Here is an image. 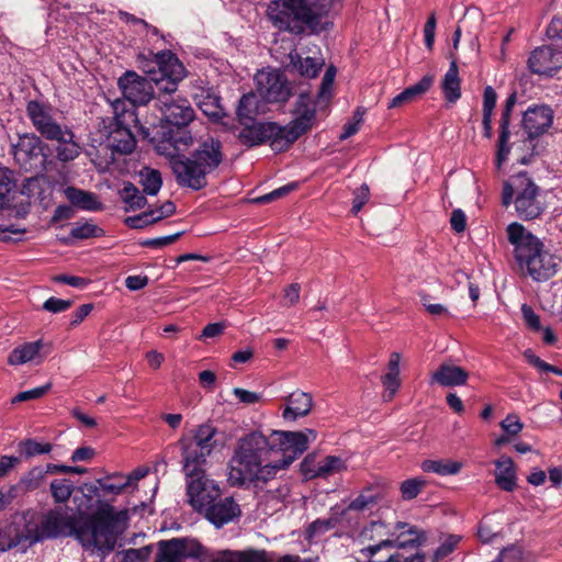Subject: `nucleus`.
Returning <instances> with one entry per match:
<instances>
[{"instance_id":"412c9836","label":"nucleus","mask_w":562,"mask_h":562,"mask_svg":"<svg viewBox=\"0 0 562 562\" xmlns=\"http://www.w3.org/2000/svg\"><path fill=\"white\" fill-rule=\"evenodd\" d=\"M44 144L40 136L35 134H25L19 138L13 146V155L15 160L25 169L33 167V161L43 155Z\"/></svg>"},{"instance_id":"4c0bfd02","label":"nucleus","mask_w":562,"mask_h":562,"mask_svg":"<svg viewBox=\"0 0 562 562\" xmlns=\"http://www.w3.org/2000/svg\"><path fill=\"white\" fill-rule=\"evenodd\" d=\"M48 473L49 472L47 471V468L44 469L41 467H35L20 480L19 485L21 488L26 491L36 490L42 485L46 474Z\"/></svg>"},{"instance_id":"72a5a7b5","label":"nucleus","mask_w":562,"mask_h":562,"mask_svg":"<svg viewBox=\"0 0 562 562\" xmlns=\"http://www.w3.org/2000/svg\"><path fill=\"white\" fill-rule=\"evenodd\" d=\"M210 562H266L258 552L223 550L211 557Z\"/></svg>"},{"instance_id":"8fccbe9b","label":"nucleus","mask_w":562,"mask_h":562,"mask_svg":"<svg viewBox=\"0 0 562 562\" xmlns=\"http://www.w3.org/2000/svg\"><path fill=\"white\" fill-rule=\"evenodd\" d=\"M499 426L504 432L510 437L517 436L524 429V423L516 414H508L501 423Z\"/></svg>"},{"instance_id":"de8ad7c7","label":"nucleus","mask_w":562,"mask_h":562,"mask_svg":"<svg viewBox=\"0 0 562 562\" xmlns=\"http://www.w3.org/2000/svg\"><path fill=\"white\" fill-rule=\"evenodd\" d=\"M380 493L375 490L369 488L361 493L356 499H353V510H372L376 507Z\"/></svg>"},{"instance_id":"09e8293b","label":"nucleus","mask_w":562,"mask_h":562,"mask_svg":"<svg viewBox=\"0 0 562 562\" xmlns=\"http://www.w3.org/2000/svg\"><path fill=\"white\" fill-rule=\"evenodd\" d=\"M381 383L383 386V394H382L383 401L384 402L392 401L401 386L400 376H395V375H391V374H383L381 376Z\"/></svg>"},{"instance_id":"c9c22d12","label":"nucleus","mask_w":562,"mask_h":562,"mask_svg":"<svg viewBox=\"0 0 562 562\" xmlns=\"http://www.w3.org/2000/svg\"><path fill=\"white\" fill-rule=\"evenodd\" d=\"M167 145L173 147L177 154L188 149L193 144V137L186 126H177L175 131L169 132V138L166 142Z\"/></svg>"},{"instance_id":"dca6fc26","label":"nucleus","mask_w":562,"mask_h":562,"mask_svg":"<svg viewBox=\"0 0 562 562\" xmlns=\"http://www.w3.org/2000/svg\"><path fill=\"white\" fill-rule=\"evenodd\" d=\"M420 543V536L401 539L384 544L366 546L358 549L357 562H394L398 549Z\"/></svg>"},{"instance_id":"37998d69","label":"nucleus","mask_w":562,"mask_h":562,"mask_svg":"<svg viewBox=\"0 0 562 562\" xmlns=\"http://www.w3.org/2000/svg\"><path fill=\"white\" fill-rule=\"evenodd\" d=\"M257 113V97L254 93L244 94L237 108V116L240 121L252 120Z\"/></svg>"},{"instance_id":"338daca9","label":"nucleus","mask_w":562,"mask_h":562,"mask_svg":"<svg viewBox=\"0 0 562 562\" xmlns=\"http://www.w3.org/2000/svg\"><path fill=\"white\" fill-rule=\"evenodd\" d=\"M370 189L367 184H362L353 194V214L359 212L361 207L369 201Z\"/></svg>"},{"instance_id":"680f3d73","label":"nucleus","mask_w":562,"mask_h":562,"mask_svg":"<svg viewBox=\"0 0 562 562\" xmlns=\"http://www.w3.org/2000/svg\"><path fill=\"white\" fill-rule=\"evenodd\" d=\"M436 25H437L436 15L432 13L429 15V18L424 26L425 45L429 49L432 48L434 43H435Z\"/></svg>"},{"instance_id":"7c9ffc66","label":"nucleus","mask_w":562,"mask_h":562,"mask_svg":"<svg viewBox=\"0 0 562 562\" xmlns=\"http://www.w3.org/2000/svg\"><path fill=\"white\" fill-rule=\"evenodd\" d=\"M64 192L69 202L77 207L87 211H95L100 209V203L98 202L95 194L91 192H87L75 187H67Z\"/></svg>"},{"instance_id":"473e14b6","label":"nucleus","mask_w":562,"mask_h":562,"mask_svg":"<svg viewBox=\"0 0 562 562\" xmlns=\"http://www.w3.org/2000/svg\"><path fill=\"white\" fill-rule=\"evenodd\" d=\"M462 469V463L450 459L425 460L422 470L428 473H436L441 476L456 475Z\"/></svg>"},{"instance_id":"39448f33","label":"nucleus","mask_w":562,"mask_h":562,"mask_svg":"<svg viewBox=\"0 0 562 562\" xmlns=\"http://www.w3.org/2000/svg\"><path fill=\"white\" fill-rule=\"evenodd\" d=\"M326 0H272L267 5V16L272 25L295 35L305 31L318 33L325 29L322 19Z\"/></svg>"},{"instance_id":"774afa93","label":"nucleus","mask_w":562,"mask_h":562,"mask_svg":"<svg viewBox=\"0 0 562 562\" xmlns=\"http://www.w3.org/2000/svg\"><path fill=\"white\" fill-rule=\"evenodd\" d=\"M451 228L457 233H462L467 226V217L462 210H453L450 217Z\"/></svg>"},{"instance_id":"4be33fe9","label":"nucleus","mask_w":562,"mask_h":562,"mask_svg":"<svg viewBox=\"0 0 562 562\" xmlns=\"http://www.w3.org/2000/svg\"><path fill=\"white\" fill-rule=\"evenodd\" d=\"M516 94L512 93L508 95V98L505 101V104L502 109V116L499 122V137H498V144H497V154L495 164L497 169L502 168V165L507 160L510 147L508 145L510 132H509V124H510V115L513 112V109L516 104Z\"/></svg>"},{"instance_id":"c03bdc74","label":"nucleus","mask_w":562,"mask_h":562,"mask_svg":"<svg viewBox=\"0 0 562 562\" xmlns=\"http://www.w3.org/2000/svg\"><path fill=\"white\" fill-rule=\"evenodd\" d=\"M201 111L213 120H220L225 116V110L220 103V99L214 95H206L203 101L199 103Z\"/></svg>"},{"instance_id":"cd10ccee","label":"nucleus","mask_w":562,"mask_h":562,"mask_svg":"<svg viewBox=\"0 0 562 562\" xmlns=\"http://www.w3.org/2000/svg\"><path fill=\"white\" fill-rule=\"evenodd\" d=\"M56 157L59 161L67 162L75 160L81 153V147L75 140V134L70 127L63 132L61 135L56 137Z\"/></svg>"},{"instance_id":"3c124183","label":"nucleus","mask_w":562,"mask_h":562,"mask_svg":"<svg viewBox=\"0 0 562 562\" xmlns=\"http://www.w3.org/2000/svg\"><path fill=\"white\" fill-rule=\"evenodd\" d=\"M497 102V93L493 87L486 86L483 92L482 102V116H493L494 109Z\"/></svg>"},{"instance_id":"4d7b16f0","label":"nucleus","mask_w":562,"mask_h":562,"mask_svg":"<svg viewBox=\"0 0 562 562\" xmlns=\"http://www.w3.org/2000/svg\"><path fill=\"white\" fill-rule=\"evenodd\" d=\"M317 454L308 453L301 463V471L305 479L311 480L316 477L317 471Z\"/></svg>"},{"instance_id":"49530a36","label":"nucleus","mask_w":562,"mask_h":562,"mask_svg":"<svg viewBox=\"0 0 562 562\" xmlns=\"http://www.w3.org/2000/svg\"><path fill=\"white\" fill-rule=\"evenodd\" d=\"M426 481L422 477H413L401 483L400 491L404 501H411L418 496L425 487Z\"/></svg>"},{"instance_id":"f3484780","label":"nucleus","mask_w":562,"mask_h":562,"mask_svg":"<svg viewBox=\"0 0 562 562\" xmlns=\"http://www.w3.org/2000/svg\"><path fill=\"white\" fill-rule=\"evenodd\" d=\"M528 67L531 72L541 76H553L562 68V50L558 44L544 45L532 50Z\"/></svg>"},{"instance_id":"7ed1b4c3","label":"nucleus","mask_w":562,"mask_h":562,"mask_svg":"<svg viewBox=\"0 0 562 562\" xmlns=\"http://www.w3.org/2000/svg\"><path fill=\"white\" fill-rule=\"evenodd\" d=\"M216 434L217 429L213 425L202 424L178 441L189 503L199 513L205 512L221 496L217 484L205 475L207 457L216 448Z\"/></svg>"},{"instance_id":"864d4df0","label":"nucleus","mask_w":562,"mask_h":562,"mask_svg":"<svg viewBox=\"0 0 562 562\" xmlns=\"http://www.w3.org/2000/svg\"><path fill=\"white\" fill-rule=\"evenodd\" d=\"M49 387H50V385L46 384V385L38 386V387L32 389V390L20 392L12 398V403L14 404V403H20V402L37 400V398L42 397L43 395H45L47 393V391L49 390Z\"/></svg>"},{"instance_id":"423d86ee","label":"nucleus","mask_w":562,"mask_h":562,"mask_svg":"<svg viewBox=\"0 0 562 562\" xmlns=\"http://www.w3.org/2000/svg\"><path fill=\"white\" fill-rule=\"evenodd\" d=\"M220 140L207 137L199 143L190 157L182 154L167 153L170 167L181 187L200 190L206 186V175L218 167L222 161Z\"/></svg>"},{"instance_id":"f257e3e1","label":"nucleus","mask_w":562,"mask_h":562,"mask_svg":"<svg viewBox=\"0 0 562 562\" xmlns=\"http://www.w3.org/2000/svg\"><path fill=\"white\" fill-rule=\"evenodd\" d=\"M121 514L110 504H101L94 513L87 515L80 524L78 516L67 507L50 509L44 514L26 512L23 514V527L13 538H0V550L21 547L25 549L37 542L60 537L74 536L86 551L91 554L106 555L114 550L117 536L114 525Z\"/></svg>"},{"instance_id":"a19ab883","label":"nucleus","mask_w":562,"mask_h":562,"mask_svg":"<svg viewBox=\"0 0 562 562\" xmlns=\"http://www.w3.org/2000/svg\"><path fill=\"white\" fill-rule=\"evenodd\" d=\"M122 200L130 205L131 209H142L146 204V198L132 183H125L121 191Z\"/></svg>"},{"instance_id":"c756f323","label":"nucleus","mask_w":562,"mask_h":562,"mask_svg":"<svg viewBox=\"0 0 562 562\" xmlns=\"http://www.w3.org/2000/svg\"><path fill=\"white\" fill-rule=\"evenodd\" d=\"M432 85V77L425 76L417 83L406 88L395 95L389 103V108H398L414 101L416 98L429 90Z\"/></svg>"},{"instance_id":"79ce46f5","label":"nucleus","mask_w":562,"mask_h":562,"mask_svg":"<svg viewBox=\"0 0 562 562\" xmlns=\"http://www.w3.org/2000/svg\"><path fill=\"white\" fill-rule=\"evenodd\" d=\"M344 469V462L340 458L328 456L317 463L316 477H327Z\"/></svg>"},{"instance_id":"9b49d317","label":"nucleus","mask_w":562,"mask_h":562,"mask_svg":"<svg viewBox=\"0 0 562 562\" xmlns=\"http://www.w3.org/2000/svg\"><path fill=\"white\" fill-rule=\"evenodd\" d=\"M239 140L249 146H257L263 143H269L274 151H283L289 146L277 147V142L283 143L284 133L281 125L273 122H256L250 125H245L238 133Z\"/></svg>"},{"instance_id":"c85d7f7f","label":"nucleus","mask_w":562,"mask_h":562,"mask_svg":"<svg viewBox=\"0 0 562 562\" xmlns=\"http://www.w3.org/2000/svg\"><path fill=\"white\" fill-rule=\"evenodd\" d=\"M441 89L445 99L450 102H457L461 97V80L459 77L458 64L454 59L451 60L447 72L441 82Z\"/></svg>"},{"instance_id":"f704fd0d","label":"nucleus","mask_w":562,"mask_h":562,"mask_svg":"<svg viewBox=\"0 0 562 562\" xmlns=\"http://www.w3.org/2000/svg\"><path fill=\"white\" fill-rule=\"evenodd\" d=\"M139 182L146 194L156 195L162 186L161 173L156 169L143 168L139 171Z\"/></svg>"},{"instance_id":"bf43d9fd","label":"nucleus","mask_w":562,"mask_h":562,"mask_svg":"<svg viewBox=\"0 0 562 562\" xmlns=\"http://www.w3.org/2000/svg\"><path fill=\"white\" fill-rule=\"evenodd\" d=\"M459 541L460 537L449 536L435 551V559L440 560L449 555L454 550Z\"/></svg>"},{"instance_id":"a18cd8bd","label":"nucleus","mask_w":562,"mask_h":562,"mask_svg":"<svg viewBox=\"0 0 562 562\" xmlns=\"http://www.w3.org/2000/svg\"><path fill=\"white\" fill-rule=\"evenodd\" d=\"M71 237L77 239H88L104 235V231L93 223H77L70 232Z\"/></svg>"},{"instance_id":"e433bc0d","label":"nucleus","mask_w":562,"mask_h":562,"mask_svg":"<svg viewBox=\"0 0 562 562\" xmlns=\"http://www.w3.org/2000/svg\"><path fill=\"white\" fill-rule=\"evenodd\" d=\"M74 492V484L67 479H56L50 483V493L56 503L67 502Z\"/></svg>"},{"instance_id":"ea45409f","label":"nucleus","mask_w":562,"mask_h":562,"mask_svg":"<svg viewBox=\"0 0 562 562\" xmlns=\"http://www.w3.org/2000/svg\"><path fill=\"white\" fill-rule=\"evenodd\" d=\"M53 446L48 442H38L34 439H27L19 443V451L26 458L49 453Z\"/></svg>"},{"instance_id":"aec40b11","label":"nucleus","mask_w":562,"mask_h":562,"mask_svg":"<svg viewBox=\"0 0 562 562\" xmlns=\"http://www.w3.org/2000/svg\"><path fill=\"white\" fill-rule=\"evenodd\" d=\"M164 120L173 126H187L193 121L194 110L187 99H159Z\"/></svg>"},{"instance_id":"4468645a","label":"nucleus","mask_w":562,"mask_h":562,"mask_svg":"<svg viewBox=\"0 0 562 562\" xmlns=\"http://www.w3.org/2000/svg\"><path fill=\"white\" fill-rule=\"evenodd\" d=\"M205 550L194 539L173 538L158 542L156 562H182L187 558H200Z\"/></svg>"},{"instance_id":"0e129e2a","label":"nucleus","mask_w":562,"mask_h":562,"mask_svg":"<svg viewBox=\"0 0 562 562\" xmlns=\"http://www.w3.org/2000/svg\"><path fill=\"white\" fill-rule=\"evenodd\" d=\"M183 233L179 232L172 235L164 236V237H157L153 239H147L142 243L143 246L146 247H155V248H161L165 246H168L176 241Z\"/></svg>"},{"instance_id":"0eeeda50","label":"nucleus","mask_w":562,"mask_h":562,"mask_svg":"<svg viewBox=\"0 0 562 562\" xmlns=\"http://www.w3.org/2000/svg\"><path fill=\"white\" fill-rule=\"evenodd\" d=\"M510 204L522 221L540 217L547 207L543 192L527 172L513 175L503 183L502 205Z\"/></svg>"},{"instance_id":"2eb2a0df","label":"nucleus","mask_w":562,"mask_h":562,"mask_svg":"<svg viewBox=\"0 0 562 562\" xmlns=\"http://www.w3.org/2000/svg\"><path fill=\"white\" fill-rule=\"evenodd\" d=\"M151 78L147 79L134 71H126L119 78L117 85L123 97L130 102L127 109L135 111V105L148 103L154 94Z\"/></svg>"},{"instance_id":"6ab92c4d","label":"nucleus","mask_w":562,"mask_h":562,"mask_svg":"<svg viewBox=\"0 0 562 562\" xmlns=\"http://www.w3.org/2000/svg\"><path fill=\"white\" fill-rule=\"evenodd\" d=\"M154 63L158 70L148 68L145 71L153 75L151 80L155 82H164L165 79L182 80L186 75L183 65L170 50L156 54Z\"/></svg>"},{"instance_id":"20e7f679","label":"nucleus","mask_w":562,"mask_h":562,"mask_svg":"<svg viewBox=\"0 0 562 562\" xmlns=\"http://www.w3.org/2000/svg\"><path fill=\"white\" fill-rule=\"evenodd\" d=\"M506 237L518 267L535 281H547L557 273L560 259L521 223H509Z\"/></svg>"},{"instance_id":"e2e57ef3","label":"nucleus","mask_w":562,"mask_h":562,"mask_svg":"<svg viewBox=\"0 0 562 562\" xmlns=\"http://www.w3.org/2000/svg\"><path fill=\"white\" fill-rule=\"evenodd\" d=\"M521 314L525 323L529 328L532 330H539L540 329V318L535 313L531 306L527 304L521 305Z\"/></svg>"},{"instance_id":"9d476101","label":"nucleus","mask_w":562,"mask_h":562,"mask_svg":"<svg viewBox=\"0 0 562 562\" xmlns=\"http://www.w3.org/2000/svg\"><path fill=\"white\" fill-rule=\"evenodd\" d=\"M416 536H420L418 529L407 522L398 521L392 527L383 521H371L360 530L357 538H353V546L358 549L366 546H381Z\"/></svg>"},{"instance_id":"f03ea898","label":"nucleus","mask_w":562,"mask_h":562,"mask_svg":"<svg viewBox=\"0 0 562 562\" xmlns=\"http://www.w3.org/2000/svg\"><path fill=\"white\" fill-rule=\"evenodd\" d=\"M317 438L314 429L272 430L268 436L251 431L238 439L228 463V482L233 486L267 483L285 470Z\"/></svg>"},{"instance_id":"393cba45","label":"nucleus","mask_w":562,"mask_h":562,"mask_svg":"<svg viewBox=\"0 0 562 562\" xmlns=\"http://www.w3.org/2000/svg\"><path fill=\"white\" fill-rule=\"evenodd\" d=\"M286 68L291 71L299 72L301 76L315 78L325 65L322 56H305L303 57L295 49L291 50L288 55Z\"/></svg>"},{"instance_id":"1a4fd4ad","label":"nucleus","mask_w":562,"mask_h":562,"mask_svg":"<svg viewBox=\"0 0 562 562\" xmlns=\"http://www.w3.org/2000/svg\"><path fill=\"white\" fill-rule=\"evenodd\" d=\"M113 122L110 127L109 138L113 149L121 154H130L136 146L135 133L143 132L136 111L127 109L123 100H116L112 104Z\"/></svg>"},{"instance_id":"6e6552de","label":"nucleus","mask_w":562,"mask_h":562,"mask_svg":"<svg viewBox=\"0 0 562 562\" xmlns=\"http://www.w3.org/2000/svg\"><path fill=\"white\" fill-rule=\"evenodd\" d=\"M336 68L329 66L323 77L316 99H312L306 93H301L294 109V119L282 126L284 133L283 146H291L302 134L312 127L317 110L326 108L331 98L333 86L335 81ZM277 147H282V143L277 142Z\"/></svg>"},{"instance_id":"2f4dec72","label":"nucleus","mask_w":562,"mask_h":562,"mask_svg":"<svg viewBox=\"0 0 562 562\" xmlns=\"http://www.w3.org/2000/svg\"><path fill=\"white\" fill-rule=\"evenodd\" d=\"M41 348L42 342L40 340L25 342L11 351L8 362L11 366H21L30 362L38 356Z\"/></svg>"},{"instance_id":"69168bd1","label":"nucleus","mask_w":562,"mask_h":562,"mask_svg":"<svg viewBox=\"0 0 562 562\" xmlns=\"http://www.w3.org/2000/svg\"><path fill=\"white\" fill-rule=\"evenodd\" d=\"M233 394L239 400V402L247 405L256 404L261 400V394L240 387H235L233 390Z\"/></svg>"},{"instance_id":"bb28decb","label":"nucleus","mask_w":562,"mask_h":562,"mask_svg":"<svg viewBox=\"0 0 562 562\" xmlns=\"http://www.w3.org/2000/svg\"><path fill=\"white\" fill-rule=\"evenodd\" d=\"M494 464L496 485L505 492H513L517 487V474L512 458L502 456Z\"/></svg>"},{"instance_id":"ddd939ff","label":"nucleus","mask_w":562,"mask_h":562,"mask_svg":"<svg viewBox=\"0 0 562 562\" xmlns=\"http://www.w3.org/2000/svg\"><path fill=\"white\" fill-rule=\"evenodd\" d=\"M26 114L36 132L47 140L53 142L69 126L63 125L54 117L53 109L37 101H30L26 105Z\"/></svg>"},{"instance_id":"58836bf2","label":"nucleus","mask_w":562,"mask_h":562,"mask_svg":"<svg viewBox=\"0 0 562 562\" xmlns=\"http://www.w3.org/2000/svg\"><path fill=\"white\" fill-rule=\"evenodd\" d=\"M103 492L108 494L119 495L128 486V481H125L124 475L113 474L106 479H100L97 481Z\"/></svg>"},{"instance_id":"a211bd4d","label":"nucleus","mask_w":562,"mask_h":562,"mask_svg":"<svg viewBox=\"0 0 562 562\" xmlns=\"http://www.w3.org/2000/svg\"><path fill=\"white\" fill-rule=\"evenodd\" d=\"M552 123L553 111L544 104L529 106L524 112L521 120V126L530 142L546 134L552 126Z\"/></svg>"},{"instance_id":"a878e982","label":"nucleus","mask_w":562,"mask_h":562,"mask_svg":"<svg viewBox=\"0 0 562 562\" xmlns=\"http://www.w3.org/2000/svg\"><path fill=\"white\" fill-rule=\"evenodd\" d=\"M286 406L283 409L282 417L285 420H296L310 414L313 407V398L310 393L295 391L286 398Z\"/></svg>"},{"instance_id":"6e6d98bb","label":"nucleus","mask_w":562,"mask_h":562,"mask_svg":"<svg viewBox=\"0 0 562 562\" xmlns=\"http://www.w3.org/2000/svg\"><path fill=\"white\" fill-rule=\"evenodd\" d=\"M493 562H524L522 551L519 547L516 546L507 547Z\"/></svg>"},{"instance_id":"052dcab7","label":"nucleus","mask_w":562,"mask_h":562,"mask_svg":"<svg viewBox=\"0 0 562 562\" xmlns=\"http://www.w3.org/2000/svg\"><path fill=\"white\" fill-rule=\"evenodd\" d=\"M72 305L71 300H63L57 297H49L43 304V308L50 313H59L68 310Z\"/></svg>"},{"instance_id":"f8f14e48","label":"nucleus","mask_w":562,"mask_h":562,"mask_svg":"<svg viewBox=\"0 0 562 562\" xmlns=\"http://www.w3.org/2000/svg\"><path fill=\"white\" fill-rule=\"evenodd\" d=\"M256 90L267 102H283L290 97V86L284 76L274 69H263L255 76Z\"/></svg>"},{"instance_id":"5fc2aeb1","label":"nucleus","mask_w":562,"mask_h":562,"mask_svg":"<svg viewBox=\"0 0 562 562\" xmlns=\"http://www.w3.org/2000/svg\"><path fill=\"white\" fill-rule=\"evenodd\" d=\"M296 187H297L296 183L285 184L281 188H278V189L271 191L270 193H267L265 195L257 198L256 202L261 203V204L269 203L271 201H274L279 198L286 195L288 193L293 191Z\"/></svg>"},{"instance_id":"5701e85b","label":"nucleus","mask_w":562,"mask_h":562,"mask_svg":"<svg viewBox=\"0 0 562 562\" xmlns=\"http://www.w3.org/2000/svg\"><path fill=\"white\" fill-rule=\"evenodd\" d=\"M203 514L210 522L220 528L239 516L240 509L232 497H226L213 502Z\"/></svg>"},{"instance_id":"b1692460","label":"nucleus","mask_w":562,"mask_h":562,"mask_svg":"<svg viewBox=\"0 0 562 562\" xmlns=\"http://www.w3.org/2000/svg\"><path fill=\"white\" fill-rule=\"evenodd\" d=\"M469 373L463 368L450 362L441 363L430 375V384L443 387L461 386L467 383Z\"/></svg>"},{"instance_id":"603ef678","label":"nucleus","mask_w":562,"mask_h":562,"mask_svg":"<svg viewBox=\"0 0 562 562\" xmlns=\"http://www.w3.org/2000/svg\"><path fill=\"white\" fill-rule=\"evenodd\" d=\"M12 173L9 169L0 167V206L5 203L8 194L13 188Z\"/></svg>"},{"instance_id":"13d9d810","label":"nucleus","mask_w":562,"mask_h":562,"mask_svg":"<svg viewBox=\"0 0 562 562\" xmlns=\"http://www.w3.org/2000/svg\"><path fill=\"white\" fill-rule=\"evenodd\" d=\"M156 223L153 213L143 212L135 216H128L125 218V224L131 228H144L147 225Z\"/></svg>"}]
</instances>
